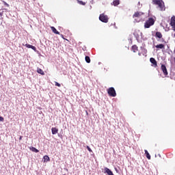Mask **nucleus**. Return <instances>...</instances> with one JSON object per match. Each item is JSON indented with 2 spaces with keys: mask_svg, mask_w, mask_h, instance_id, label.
<instances>
[{
  "mask_svg": "<svg viewBox=\"0 0 175 175\" xmlns=\"http://www.w3.org/2000/svg\"><path fill=\"white\" fill-rule=\"evenodd\" d=\"M161 69L164 76H167V75H169V73L167 72V68H166V66H165V64L161 65Z\"/></svg>",
  "mask_w": 175,
  "mask_h": 175,
  "instance_id": "obj_7",
  "label": "nucleus"
},
{
  "mask_svg": "<svg viewBox=\"0 0 175 175\" xmlns=\"http://www.w3.org/2000/svg\"><path fill=\"white\" fill-rule=\"evenodd\" d=\"M145 154L146 156V158L148 159H151V155H150V153H148V151L147 150H145Z\"/></svg>",
  "mask_w": 175,
  "mask_h": 175,
  "instance_id": "obj_19",
  "label": "nucleus"
},
{
  "mask_svg": "<svg viewBox=\"0 0 175 175\" xmlns=\"http://www.w3.org/2000/svg\"><path fill=\"white\" fill-rule=\"evenodd\" d=\"M3 4L5 5V6H7V8H9V4L8 3H6V1H3Z\"/></svg>",
  "mask_w": 175,
  "mask_h": 175,
  "instance_id": "obj_24",
  "label": "nucleus"
},
{
  "mask_svg": "<svg viewBox=\"0 0 175 175\" xmlns=\"http://www.w3.org/2000/svg\"><path fill=\"white\" fill-rule=\"evenodd\" d=\"M86 148L88 149L89 152H92V150L91 149V148H90V146H87Z\"/></svg>",
  "mask_w": 175,
  "mask_h": 175,
  "instance_id": "obj_23",
  "label": "nucleus"
},
{
  "mask_svg": "<svg viewBox=\"0 0 175 175\" xmlns=\"http://www.w3.org/2000/svg\"><path fill=\"white\" fill-rule=\"evenodd\" d=\"M25 46L27 49H31L32 50H33V51H36V47L33 46V45H31L29 44H26Z\"/></svg>",
  "mask_w": 175,
  "mask_h": 175,
  "instance_id": "obj_10",
  "label": "nucleus"
},
{
  "mask_svg": "<svg viewBox=\"0 0 175 175\" xmlns=\"http://www.w3.org/2000/svg\"><path fill=\"white\" fill-rule=\"evenodd\" d=\"M154 24H155L154 18H149L144 23V28H150V27H152Z\"/></svg>",
  "mask_w": 175,
  "mask_h": 175,
  "instance_id": "obj_3",
  "label": "nucleus"
},
{
  "mask_svg": "<svg viewBox=\"0 0 175 175\" xmlns=\"http://www.w3.org/2000/svg\"><path fill=\"white\" fill-rule=\"evenodd\" d=\"M170 25L173 29V31L175 32V16H173L171 17V20H170Z\"/></svg>",
  "mask_w": 175,
  "mask_h": 175,
  "instance_id": "obj_6",
  "label": "nucleus"
},
{
  "mask_svg": "<svg viewBox=\"0 0 175 175\" xmlns=\"http://www.w3.org/2000/svg\"><path fill=\"white\" fill-rule=\"evenodd\" d=\"M155 36L156 38H158L159 39H162V33H161L160 31H157L155 33Z\"/></svg>",
  "mask_w": 175,
  "mask_h": 175,
  "instance_id": "obj_12",
  "label": "nucleus"
},
{
  "mask_svg": "<svg viewBox=\"0 0 175 175\" xmlns=\"http://www.w3.org/2000/svg\"><path fill=\"white\" fill-rule=\"evenodd\" d=\"M3 120H4V118H3V117H2V116H0V121H1V122H3Z\"/></svg>",
  "mask_w": 175,
  "mask_h": 175,
  "instance_id": "obj_26",
  "label": "nucleus"
},
{
  "mask_svg": "<svg viewBox=\"0 0 175 175\" xmlns=\"http://www.w3.org/2000/svg\"><path fill=\"white\" fill-rule=\"evenodd\" d=\"M31 151H33V152H38L39 150L36 149L35 147L30 148Z\"/></svg>",
  "mask_w": 175,
  "mask_h": 175,
  "instance_id": "obj_21",
  "label": "nucleus"
},
{
  "mask_svg": "<svg viewBox=\"0 0 175 175\" xmlns=\"http://www.w3.org/2000/svg\"><path fill=\"white\" fill-rule=\"evenodd\" d=\"M79 3H80V5H85V3L83 2V1H79Z\"/></svg>",
  "mask_w": 175,
  "mask_h": 175,
  "instance_id": "obj_25",
  "label": "nucleus"
},
{
  "mask_svg": "<svg viewBox=\"0 0 175 175\" xmlns=\"http://www.w3.org/2000/svg\"><path fill=\"white\" fill-rule=\"evenodd\" d=\"M85 59L87 64H90L91 62V58H90V56H85Z\"/></svg>",
  "mask_w": 175,
  "mask_h": 175,
  "instance_id": "obj_20",
  "label": "nucleus"
},
{
  "mask_svg": "<svg viewBox=\"0 0 175 175\" xmlns=\"http://www.w3.org/2000/svg\"><path fill=\"white\" fill-rule=\"evenodd\" d=\"M111 5H113V6H118V5H120V0H114Z\"/></svg>",
  "mask_w": 175,
  "mask_h": 175,
  "instance_id": "obj_15",
  "label": "nucleus"
},
{
  "mask_svg": "<svg viewBox=\"0 0 175 175\" xmlns=\"http://www.w3.org/2000/svg\"><path fill=\"white\" fill-rule=\"evenodd\" d=\"M131 50L133 51V53H137L139 48L136 45H133L131 48Z\"/></svg>",
  "mask_w": 175,
  "mask_h": 175,
  "instance_id": "obj_14",
  "label": "nucleus"
},
{
  "mask_svg": "<svg viewBox=\"0 0 175 175\" xmlns=\"http://www.w3.org/2000/svg\"><path fill=\"white\" fill-rule=\"evenodd\" d=\"M153 5H157L161 10V12H163V10H166V8L165 7V3L163 0H152Z\"/></svg>",
  "mask_w": 175,
  "mask_h": 175,
  "instance_id": "obj_1",
  "label": "nucleus"
},
{
  "mask_svg": "<svg viewBox=\"0 0 175 175\" xmlns=\"http://www.w3.org/2000/svg\"><path fill=\"white\" fill-rule=\"evenodd\" d=\"M104 173L107 174L108 175H115L114 174H113V172L109 169L108 167H105L104 168Z\"/></svg>",
  "mask_w": 175,
  "mask_h": 175,
  "instance_id": "obj_8",
  "label": "nucleus"
},
{
  "mask_svg": "<svg viewBox=\"0 0 175 175\" xmlns=\"http://www.w3.org/2000/svg\"><path fill=\"white\" fill-rule=\"evenodd\" d=\"M37 72H38L40 75H42V76H44V72L43 71V70H42V68H38V69H37Z\"/></svg>",
  "mask_w": 175,
  "mask_h": 175,
  "instance_id": "obj_17",
  "label": "nucleus"
},
{
  "mask_svg": "<svg viewBox=\"0 0 175 175\" xmlns=\"http://www.w3.org/2000/svg\"><path fill=\"white\" fill-rule=\"evenodd\" d=\"M51 29L52 32H53V33H55L56 35H59V31H57V29H55V27H51Z\"/></svg>",
  "mask_w": 175,
  "mask_h": 175,
  "instance_id": "obj_13",
  "label": "nucleus"
},
{
  "mask_svg": "<svg viewBox=\"0 0 175 175\" xmlns=\"http://www.w3.org/2000/svg\"><path fill=\"white\" fill-rule=\"evenodd\" d=\"M51 131H52V135H57V133H58V129L55 127H53L51 129Z\"/></svg>",
  "mask_w": 175,
  "mask_h": 175,
  "instance_id": "obj_11",
  "label": "nucleus"
},
{
  "mask_svg": "<svg viewBox=\"0 0 175 175\" xmlns=\"http://www.w3.org/2000/svg\"><path fill=\"white\" fill-rule=\"evenodd\" d=\"M138 55H142V53H138Z\"/></svg>",
  "mask_w": 175,
  "mask_h": 175,
  "instance_id": "obj_30",
  "label": "nucleus"
},
{
  "mask_svg": "<svg viewBox=\"0 0 175 175\" xmlns=\"http://www.w3.org/2000/svg\"><path fill=\"white\" fill-rule=\"evenodd\" d=\"M3 16V12H0V17H2Z\"/></svg>",
  "mask_w": 175,
  "mask_h": 175,
  "instance_id": "obj_27",
  "label": "nucleus"
},
{
  "mask_svg": "<svg viewBox=\"0 0 175 175\" xmlns=\"http://www.w3.org/2000/svg\"><path fill=\"white\" fill-rule=\"evenodd\" d=\"M44 159V162H50V157H49V156L45 155L43 157Z\"/></svg>",
  "mask_w": 175,
  "mask_h": 175,
  "instance_id": "obj_18",
  "label": "nucleus"
},
{
  "mask_svg": "<svg viewBox=\"0 0 175 175\" xmlns=\"http://www.w3.org/2000/svg\"><path fill=\"white\" fill-rule=\"evenodd\" d=\"M150 61L154 68H157L158 66V63L157 62V60H155L154 57H151L150 59Z\"/></svg>",
  "mask_w": 175,
  "mask_h": 175,
  "instance_id": "obj_9",
  "label": "nucleus"
},
{
  "mask_svg": "<svg viewBox=\"0 0 175 175\" xmlns=\"http://www.w3.org/2000/svg\"><path fill=\"white\" fill-rule=\"evenodd\" d=\"M156 49H165V45L163 44H157L155 46Z\"/></svg>",
  "mask_w": 175,
  "mask_h": 175,
  "instance_id": "obj_16",
  "label": "nucleus"
},
{
  "mask_svg": "<svg viewBox=\"0 0 175 175\" xmlns=\"http://www.w3.org/2000/svg\"><path fill=\"white\" fill-rule=\"evenodd\" d=\"M143 14H144V13L142 12H135L133 15V18H134L135 23H140V21H143Z\"/></svg>",
  "mask_w": 175,
  "mask_h": 175,
  "instance_id": "obj_2",
  "label": "nucleus"
},
{
  "mask_svg": "<svg viewBox=\"0 0 175 175\" xmlns=\"http://www.w3.org/2000/svg\"><path fill=\"white\" fill-rule=\"evenodd\" d=\"M19 140H23V136H21V137H19Z\"/></svg>",
  "mask_w": 175,
  "mask_h": 175,
  "instance_id": "obj_28",
  "label": "nucleus"
},
{
  "mask_svg": "<svg viewBox=\"0 0 175 175\" xmlns=\"http://www.w3.org/2000/svg\"><path fill=\"white\" fill-rule=\"evenodd\" d=\"M61 37H62L63 39H65V38H64V35L61 34Z\"/></svg>",
  "mask_w": 175,
  "mask_h": 175,
  "instance_id": "obj_29",
  "label": "nucleus"
},
{
  "mask_svg": "<svg viewBox=\"0 0 175 175\" xmlns=\"http://www.w3.org/2000/svg\"><path fill=\"white\" fill-rule=\"evenodd\" d=\"M99 20L102 21V23H109V17L107 15H105V14H100Z\"/></svg>",
  "mask_w": 175,
  "mask_h": 175,
  "instance_id": "obj_5",
  "label": "nucleus"
},
{
  "mask_svg": "<svg viewBox=\"0 0 175 175\" xmlns=\"http://www.w3.org/2000/svg\"><path fill=\"white\" fill-rule=\"evenodd\" d=\"M107 94L109 96H112L113 98L117 96V93L116 92V90L114 89V88H108Z\"/></svg>",
  "mask_w": 175,
  "mask_h": 175,
  "instance_id": "obj_4",
  "label": "nucleus"
},
{
  "mask_svg": "<svg viewBox=\"0 0 175 175\" xmlns=\"http://www.w3.org/2000/svg\"><path fill=\"white\" fill-rule=\"evenodd\" d=\"M55 85H56V87H61V84L57 81H55Z\"/></svg>",
  "mask_w": 175,
  "mask_h": 175,
  "instance_id": "obj_22",
  "label": "nucleus"
}]
</instances>
